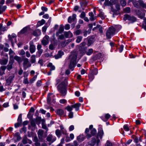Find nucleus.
Listing matches in <instances>:
<instances>
[{
	"label": "nucleus",
	"instance_id": "nucleus-1",
	"mask_svg": "<svg viewBox=\"0 0 146 146\" xmlns=\"http://www.w3.org/2000/svg\"><path fill=\"white\" fill-rule=\"evenodd\" d=\"M69 74H63L61 78L56 79L57 82L56 85H57L60 82H61V83L59 84L57 87L58 90L60 92L61 96H65L66 94L68 85V77Z\"/></svg>",
	"mask_w": 146,
	"mask_h": 146
},
{
	"label": "nucleus",
	"instance_id": "nucleus-2",
	"mask_svg": "<svg viewBox=\"0 0 146 146\" xmlns=\"http://www.w3.org/2000/svg\"><path fill=\"white\" fill-rule=\"evenodd\" d=\"M77 55L75 52L71 53L70 58H71L70 62L68 69L66 70L65 73H70L74 70V67L76 63V59Z\"/></svg>",
	"mask_w": 146,
	"mask_h": 146
},
{
	"label": "nucleus",
	"instance_id": "nucleus-3",
	"mask_svg": "<svg viewBox=\"0 0 146 146\" xmlns=\"http://www.w3.org/2000/svg\"><path fill=\"white\" fill-rule=\"evenodd\" d=\"M115 29L113 27H111L109 28L106 33V35L108 38L110 39L111 36L115 34Z\"/></svg>",
	"mask_w": 146,
	"mask_h": 146
},
{
	"label": "nucleus",
	"instance_id": "nucleus-4",
	"mask_svg": "<svg viewBox=\"0 0 146 146\" xmlns=\"http://www.w3.org/2000/svg\"><path fill=\"white\" fill-rule=\"evenodd\" d=\"M123 19L125 21L128 20L131 21L133 23L136 21V19L134 16H131L128 14H126L124 15Z\"/></svg>",
	"mask_w": 146,
	"mask_h": 146
},
{
	"label": "nucleus",
	"instance_id": "nucleus-5",
	"mask_svg": "<svg viewBox=\"0 0 146 146\" xmlns=\"http://www.w3.org/2000/svg\"><path fill=\"white\" fill-rule=\"evenodd\" d=\"M44 133V131L41 129H39L37 132L38 137L39 141H42L44 139V138H45L46 136H43V134Z\"/></svg>",
	"mask_w": 146,
	"mask_h": 146
},
{
	"label": "nucleus",
	"instance_id": "nucleus-6",
	"mask_svg": "<svg viewBox=\"0 0 146 146\" xmlns=\"http://www.w3.org/2000/svg\"><path fill=\"white\" fill-rule=\"evenodd\" d=\"M29 50L31 54H33L35 51L36 48L33 41H31L29 42Z\"/></svg>",
	"mask_w": 146,
	"mask_h": 146
},
{
	"label": "nucleus",
	"instance_id": "nucleus-7",
	"mask_svg": "<svg viewBox=\"0 0 146 146\" xmlns=\"http://www.w3.org/2000/svg\"><path fill=\"white\" fill-rule=\"evenodd\" d=\"M14 77L15 76L14 74H12L11 76H10L6 80L5 85L7 86H10Z\"/></svg>",
	"mask_w": 146,
	"mask_h": 146
},
{
	"label": "nucleus",
	"instance_id": "nucleus-8",
	"mask_svg": "<svg viewBox=\"0 0 146 146\" xmlns=\"http://www.w3.org/2000/svg\"><path fill=\"white\" fill-rule=\"evenodd\" d=\"M31 64L29 62V60L27 58H25L23 60V66L24 69L26 68L30 67Z\"/></svg>",
	"mask_w": 146,
	"mask_h": 146
},
{
	"label": "nucleus",
	"instance_id": "nucleus-9",
	"mask_svg": "<svg viewBox=\"0 0 146 146\" xmlns=\"http://www.w3.org/2000/svg\"><path fill=\"white\" fill-rule=\"evenodd\" d=\"M49 37L48 35H45L41 41L42 44L44 46L47 45L49 43Z\"/></svg>",
	"mask_w": 146,
	"mask_h": 146
},
{
	"label": "nucleus",
	"instance_id": "nucleus-10",
	"mask_svg": "<svg viewBox=\"0 0 146 146\" xmlns=\"http://www.w3.org/2000/svg\"><path fill=\"white\" fill-rule=\"evenodd\" d=\"M76 14H74L72 16H70L68 18V22L69 23H71L72 22L74 21L76 19Z\"/></svg>",
	"mask_w": 146,
	"mask_h": 146
},
{
	"label": "nucleus",
	"instance_id": "nucleus-11",
	"mask_svg": "<svg viewBox=\"0 0 146 146\" xmlns=\"http://www.w3.org/2000/svg\"><path fill=\"white\" fill-rule=\"evenodd\" d=\"M64 54V52L61 51H59L56 55L54 56V57L56 59H58L61 58L62 56Z\"/></svg>",
	"mask_w": 146,
	"mask_h": 146
},
{
	"label": "nucleus",
	"instance_id": "nucleus-12",
	"mask_svg": "<svg viewBox=\"0 0 146 146\" xmlns=\"http://www.w3.org/2000/svg\"><path fill=\"white\" fill-rule=\"evenodd\" d=\"M64 30V27L62 25H60V27L58 31L56 33V36H58L60 34H61Z\"/></svg>",
	"mask_w": 146,
	"mask_h": 146
},
{
	"label": "nucleus",
	"instance_id": "nucleus-13",
	"mask_svg": "<svg viewBox=\"0 0 146 146\" xmlns=\"http://www.w3.org/2000/svg\"><path fill=\"white\" fill-rule=\"evenodd\" d=\"M92 141H89L88 142V146H94L96 144V140L94 137L92 138Z\"/></svg>",
	"mask_w": 146,
	"mask_h": 146
},
{
	"label": "nucleus",
	"instance_id": "nucleus-14",
	"mask_svg": "<svg viewBox=\"0 0 146 146\" xmlns=\"http://www.w3.org/2000/svg\"><path fill=\"white\" fill-rule=\"evenodd\" d=\"M41 34V31L39 29H37L35 31H34L33 33V34L35 36H38L40 35Z\"/></svg>",
	"mask_w": 146,
	"mask_h": 146
},
{
	"label": "nucleus",
	"instance_id": "nucleus-15",
	"mask_svg": "<svg viewBox=\"0 0 146 146\" xmlns=\"http://www.w3.org/2000/svg\"><path fill=\"white\" fill-rule=\"evenodd\" d=\"M104 134V132L103 131L102 129L100 127L98 129V136H99L100 138L101 139L102 138V136Z\"/></svg>",
	"mask_w": 146,
	"mask_h": 146
},
{
	"label": "nucleus",
	"instance_id": "nucleus-16",
	"mask_svg": "<svg viewBox=\"0 0 146 146\" xmlns=\"http://www.w3.org/2000/svg\"><path fill=\"white\" fill-rule=\"evenodd\" d=\"M14 59L16 60L19 64L21 63L23 60V59L21 57L17 56H15L14 57Z\"/></svg>",
	"mask_w": 146,
	"mask_h": 146
},
{
	"label": "nucleus",
	"instance_id": "nucleus-17",
	"mask_svg": "<svg viewBox=\"0 0 146 146\" xmlns=\"http://www.w3.org/2000/svg\"><path fill=\"white\" fill-rule=\"evenodd\" d=\"M84 9V8H82L81 7H80L78 6H75L74 8V10L75 11H78V12H81L82 10Z\"/></svg>",
	"mask_w": 146,
	"mask_h": 146
},
{
	"label": "nucleus",
	"instance_id": "nucleus-18",
	"mask_svg": "<svg viewBox=\"0 0 146 146\" xmlns=\"http://www.w3.org/2000/svg\"><path fill=\"white\" fill-rule=\"evenodd\" d=\"M81 105V104L80 103H76L75 104L72 105V108H75V110L77 111L79 110V107Z\"/></svg>",
	"mask_w": 146,
	"mask_h": 146
},
{
	"label": "nucleus",
	"instance_id": "nucleus-19",
	"mask_svg": "<svg viewBox=\"0 0 146 146\" xmlns=\"http://www.w3.org/2000/svg\"><path fill=\"white\" fill-rule=\"evenodd\" d=\"M64 35L66 38H71L73 36L72 34L70 31L65 32Z\"/></svg>",
	"mask_w": 146,
	"mask_h": 146
},
{
	"label": "nucleus",
	"instance_id": "nucleus-20",
	"mask_svg": "<svg viewBox=\"0 0 146 146\" xmlns=\"http://www.w3.org/2000/svg\"><path fill=\"white\" fill-rule=\"evenodd\" d=\"M89 129L88 128L86 129L85 131V133L86 135V137L88 139L92 137V135L89 133Z\"/></svg>",
	"mask_w": 146,
	"mask_h": 146
},
{
	"label": "nucleus",
	"instance_id": "nucleus-21",
	"mask_svg": "<svg viewBox=\"0 0 146 146\" xmlns=\"http://www.w3.org/2000/svg\"><path fill=\"white\" fill-rule=\"evenodd\" d=\"M27 76L28 74H25L24 76V78L23 80V83L25 84H28L29 83V82L28 80Z\"/></svg>",
	"mask_w": 146,
	"mask_h": 146
},
{
	"label": "nucleus",
	"instance_id": "nucleus-22",
	"mask_svg": "<svg viewBox=\"0 0 146 146\" xmlns=\"http://www.w3.org/2000/svg\"><path fill=\"white\" fill-rule=\"evenodd\" d=\"M85 139L84 136L83 135H81L78 136L77 138V140L81 142L84 141Z\"/></svg>",
	"mask_w": 146,
	"mask_h": 146
},
{
	"label": "nucleus",
	"instance_id": "nucleus-23",
	"mask_svg": "<svg viewBox=\"0 0 146 146\" xmlns=\"http://www.w3.org/2000/svg\"><path fill=\"white\" fill-rule=\"evenodd\" d=\"M53 136L51 134H49L46 138V140L48 142H53L55 140L52 139Z\"/></svg>",
	"mask_w": 146,
	"mask_h": 146
},
{
	"label": "nucleus",
	"instance_id": "nucleus-24",
	"mask_svg": "<svg viewBox=\"0 0 146 146\" xmlns=\"http://www.w3.org/2000/svg\"><path fill=\"white\" fill-rule=\"evenodd\" d=\"M8 62V60L3 58L2 59H0V63L2 65H5Z\"/></svg>",
	"mask_w": 146,
	"mask_h": 146
},
{
	"label": "nucleus",
	"instance_id": "nucleus-25",
	"mask_svg": "<svg viewBox=\"0 0 146 146\" xmlns=\"http://www.w3.org/2000/svg\"><path fill=\"white\" fill-rule=\"evenodd\" d=\"M14 136L17 137V141H19L21 139L19 133L18 132L15 133Z\"/></svg>",
	"mask_w": 146,
	"mask_h": 146
},
{
	"label": "nucleus",
	"instance_id": "nucleus-26",
	"mask_svg": "<svg viewBox=\"0 0 146 146\" xmlns=\"http://www.w3.org/2000/svg\"><path fill=\"white\" fill-rule=\"evenodd\" d=\"M30 61L32 63H34L36 62V56L35 55H32L31 57Z\"/></svg>",
	"mask_w": 146,
	"mask_h": 146
},
{
	"label": "nucleus",
	"instance_id": "nucleus-27",
	"mask_svg": "<svg viewBox=\"0 0 146 146\" xmlns=\"http://www.w3.org/2000/svg\"><path fill=\"white\" fill-rule=\"evenodd\" d=\"M29 140L27 138L26 135L24 136L23 138V140H22V142L24 144H27V140Z\"/></svg>",
	"mask_w": 146,
	"mask_h": 146
},
{
	"label": "nucleus",
	"instance_id": "nucleus-28",
	"mask_svg": "<svg viewBox=\"0 0 146 146\" xmlns=\"http://www.w3.org/2000/svg\"><path fill=\"white\" fill-rule=\"evenodd\" d=\"M56 113L58 115H61L64 113L63 110L61 109H58L56 110Z\"/></svg>",
	"mask_w": 146,
	"mask_h": 146
},
{
	"label": "nucleus",
	"instance_id": "nucleus-29",
	"mask_svg": "<svg viewBox=\"0 0 146 146\" xmlns=\"http://www.w3.org/2000/svg\"><path fill=\"white\" fill-rule=\"evenodd\" d=\"M88 2L85 1H83L80 3V5L82 8H84L87 5Z\"/></svg>",
	"mask_w": 146,
	"mask_h": 146
},
{
	"label": "nucleus",
	"instance_id": "nucleus-30",
	"mask_svg": "<svg viewBox=\"0 0 146 146\" xmlns=\"http://www.w3.org/2000/svg\"><path fill=\"white\" fill-rule=\"evenodd\" d=\"M36 121V123L37 124L40 123V122L41 121V118L40 117L38 116H37L36 119H34Z\"/></svg>",
	"mask_w": 146,
	"mask_h": 146
},
{
	"label": "nucleus",
	"instance_id": "nucleus-31",
	"mask_svg": "<svg viewBox=\"0 0 146 146\" xmlns=\"http://www.w3.org/2000/svg\"><path fill=\"white\" fill-rule=\"evenodd\" d=\"M52 94L51 93H48L47 97V103L48 104H50L51 101V98L50 96Z\"/></svg>",
	"mask_w": 146,
	"mask_h": 146
},
{
	"label": "nucleus",
	"instance_id": "nucleus-32",
	"mask_svg": "<svg viewBox=\"0 0 146 146\" xmlns=\"http://www.w3.org/2000/svg\"><path fill=\"white\" fill-rule=\"evenodd\" d=\"M89 15L90 17V19L91 21H93L95 20L94 17V15L92 12H90L89 13Z\"/></svg>",
	"mask_w": 146,
	"mask_h": 146
},
{
	"label": "nucleus",
	"instance_id": "nucleus-33",
	"mask_svg": "<svg viewBox=\"0 0 146 146\" xmlns=\"http://www.w3.org/2000/svg\"><path fill=\"white\" fill-rule=\"evenodd\" d=\"M47 66L50 67V70H54L55 69V66L52 65L51 63H49L47 65Z\"/></svg>",
	"mask_w": 146,
	"mask_h": 146
},
{
	"label": "nucleus",
	"instance_id": "nucleus-34",
	"mask_svg": "<svg viewBox=\"0 0 146 146\" xmlns=\"http://www.w3.org/2000/svg\"><path fill=\"white\" fill-rule=\"evenodd\" d=\"M13 62H10L7 66V69L9 70H11L13 67Z\"/></svg>",
	"mask_w": 146,
	"mask_h": 146
},
{
	"label": "nucleus",
	"instance_id": "nucleus-35",
	"mask_svg": "<svg viewBox=\"0 0 146 146\" xmlns=\"http://www.w3.org/2000/svg\"><path fill=\"white\" fill-rule=\"evenodd\" d=\"M55 133L57 136L58 137H60L61 135V133L59 129H57L56 130Z\"/></svg>",
	"mask_w": 146,
	"mask_h": 146
},
{
	"label": "nucleus",
	"instance_id": "nucleus-36",
	"mask_svg": "<svg viewBox=\"0 0 146 146\" xmlns=\"http://www.w3.org/2000/svg\"><path fill=\"white\" fill-rule=\"evenodd\" d=\"M142 27L146 31V18L143 19V22L142 24Z\"/></svg>",
	"mask_w": 146,
	"mask_h": 146
},
{
	"label": "nucleus",
	"instance_id": "nucleus-37",
	"mask_svg": "<svg viewBox=\"0 0 146 146\" xmlns=\"http://www.w3.org/2000/svg\"><path fill=\"white\" fill-rule=\"evenodd\" d=\"M94 42V39L92 38H90L88 40V45L90 46Z\"/></svg>",
	"mask_w": 146,
	"mask_h": 146
},
{
	"label": "nucleus",
	"instance_id": "nucleus-38",
	"mask_svg": "<svg viewBox=\"0 0 146 146\" xmlns=\"http://www.w3.org/2000/svg\"><path fill=\"white\" fill-rule=\"evenodd\" d=\"M9 39L11 41V43L13 45V39H14L15 40L16 39L15 36L14 35H12L11 36H9Z\"/></svg>",
	"mask_w": 146,
	"mask_h": 146
},
{
	"label": "nucleus",
	"instance_id": "nucleus-39",
	"mask_svg": "<svg viewBox=\"0 0 146 146\" xmlns=\"http://www.w3.org/2000/svg\"><path fill=\"white\" fill-rule=\"evenodd\" d=\"M45 23V21L43 19H42L41 21H38L37 25L38 26H40L41 25H42L44 24Z\"/></svg>",
	"mask_w": 146,
	"mask_h": 146
},
{
	"label": "nucleus",
	"instance_id": "nucleus-40",
	"mask_svg": "<svg viewBox=\"0 0 146 146\" xmlns=\"http://www.w3.org/2000/svg\"><path fill=\"white\" fill-rule=\"evenodd\" d=\"M90 133L91 134H90L92 136H94L96 134V131L95 129L93 128V129L91 130Z\"/></svg>",
	"mask_w": 146,
	"mask_h": 146
},
{
	"label": "nucleus",
	"instance_id": "nucleus-41",
	"mask_svg": "<svg viewBox=\"0 0 146 146\" xmlns=\"http://www.w3.org/2000/svg\"><path fill=\"white\" fill-rule=\"evenodd\" d=\"M36 121H35V120L34 119H32L31 121V126L33 127H34L36 126Z\"/></svg>",
	"mask_w": 146,
	"mask_h": 146
},
{
	"label": "nucleus",
	"instance_id": "nucleus-42",
	"mask_svg": "<svg viewBox=\"0 0 146 146\" xmlns=\"http://www.w3.org/2000/svg\"><path fill=\"white\" fill-rule=\"evenodd\" d=\"M82 37L80 36H78L77 37L76 42L77 43H80L82 40Z\"/></svg>",
	"mask_w": 146,
	"mask_h": 146
},
{
	"label": "nucleus",
	"instance_id": "nucleus-43",
	"mask_svg": "<svg viewBox=\"0 0 146 146\" xmlns=\"http://www.w3.org/2000/svg\"><path fill=\"white\" fill-rule=\"evenodd\" d=\"M82 33L81 30L80 29H79L76 30L74 32V34L76 35H78Z\"/></svg>",
	"mask_w": 146,
	"mask_h": 146
},
{
	"label": "nucleus",
	"instance_id": "nucleus-44",
	"mask_svg": "<svg viewBox=\"0 0 146 146\" xmlns=\"http://www.w3.org/2000/svg\"><path fill=\"white\" fill-rule=\"evenodd\" d=\"M117 2V0H110L109 4L110 6L114 4Z\"/></svg>",
	"mask_w": 146,
	"mask_h": 146
},
{
	"label": "nucleus",
	"instance_id": "nucleus-45",
	"mask_svg": "<svg viewBox=\"0 0 146 146\" xmlns=\"http://www.w3.org/2000/svg\"><path fill=\"white\" fill-rule=\"evenodd\" d=\"M140 5L143 7H146V4L144 3L141 0L139 1Z\"/></svg>",
	"mask_w": 146,
	"mask_h": 146
},
{
	"label": "nucleus",
	"instance_id": "nucleus-46",
	"mask_svg": "<svg viewBox=\"0 0 146 146\" xmlns=\"http://www.w3.org/2000/svg\"><path fill=\"white\" fill-rule=\"evenodd\" d=\"M17 121L18 122H19L22 124V114H20L19 115L18 117Z\"/></svg>",
	"mask_w": 146,
	"mask_h": 146
},
{
	"label": "nucleus",
	"instance_id": "nucleus-47",
	"mask_svg": "<svg viewBox=\"0 0 146 146\" xmlns=\"http://www.w3.org/2000/svg\"><path fill=\"white\" fill-rule=\"evenodd\" d=\"M93 52V50L92 49H90L88 51L86 52V54L88 55H90Z\"/></svg>",
	"mask_w": 146,
	"mask_h": 146
},
{
	"label": "nucleus",
	"instance_id": "nucleus-48",
	"mask_svg": "<svg viewBox=\"0 0 146 146\" xmlns=\"http://www.w3.org/2000/svg\"><path fill=\"white\" fill-rule=\"evenodd\" d=\"M6 68L5 66H2L0 68V73L4 72V71L6 69Z\"/></svg>",
	"mask_w": 146,
	"mask_h": 146
},
{
	"label": "nucleus",
	"instance_id": "nucleus-49",
	"mask_svg": "<svg viewBox=\"0 0 146 146\" xmlns=\"http://www.w3.org/2000/svg\"><path fill=\"white\" fill-rule=\"evenodd\" d=\"M120 3L122 6H125L126 4V1L125 0H121Z\"/></svg>",
	"mask_w": 146,
	"mask_h": 146
},
{
	"label": "nucleus",
	"instance_id": "nucleus-50",
	"mask_svg": "<svg viewBox=\"0 0 146 146\" xmlns=\"http://www.w3.org/2000/svg\"><path fill=\"white\" fill-rule=\"evenodd\" d=\"M27 30V27H24L23 29H22L20 33L22 34H23L25 33Z\"/></svg>",
	"mask_w": 146,
	"mask_h": 146
},
{
	"label": "nucleus",
	"instance_id": "nucleus-51",
	"mask_svg": "<svg viewBox=\"0 0 146 146\" xmlns=\"http://www.w3.org/2000/svg\"><path fill=\"white\" fill-rule=\"evenodd\" d=\"M38 51L37 52V54L38 55V56L39 57L40 56L41 54L43 52V50L42 49H39V50H38Z\"/></svg>",
	"mask_w": 146,
	"mask_h": 146
},
{
	"label": "nucleus",
	"instance_id": "nucleus-52",
	"mask_svg": "<svg viewBox=\"0 0 146 146\" xmlns=\"http://www.w3.org/2000/svg\"><path fill=\"white\" fill-rule=\"evenodd\" d=\"M37 77V75H36L34 77H33V78L31 79V80H30L29 82L30 83H33L34 81H35V79Z\"/></svg>",
	"mask_w": 146,
	"mask_h": 146
},
{
	"label": "nucleus",
	"instance_id": "nucleus-53",
	"mask_svg": "<svg viewBox=\"0 0 146 146\" xmlns=\"http://www.w3.org/2000/svg\"><path fill=\"white\" fill-rule=\"evenodd\" d=\"M99 16L102 19H104L105 18L104 14L103 12H101L99 14Z\"/></svg>",
	"mask_w": 146,
	"mask_h": 146
},
{
	"label": "nucleus",
	"instance_id": "nucleus-54",
	"mask_svg": "<svg viewBox=\"0 0 146 146\" xmlns=\"http://www.w3.org/2000/svg\"><path fill=\"white\" fill-rule=\"evenodd\" d=\"M65 109L67 110L68 111L71 112L72 110V107L71 106H68L67 107H66Z\"/></svg>",
	"mask_w": 146,
	"mask_h": 146
},
{
	"label": "nucleus",
	"instance_id": "nucleus-55",
	"mask_svg": "<svg viewBox=\"0 0 146 146\" xmlns=\"http://www.w3.org/2000/svg\"><path fill=\"white\" fill-rule=\"evenodd\" d=\"M85 13L84 12L82 11V12L80 14V16L81 18L82 19H83L84 17H85Z\"/></svg>",
	"mask_w": 146,
	"mask_h": 146
},
{
	"label": "nucleus",
	"instance_id": "nucleus-56",
	"mask_svg": "<svg viewBox=\"0 0 146 146\" xmlns=\"http://www.w3.org/2000/svg\"><path fill=\"white\" fill-rule=\"evenodd\" d=\"M97 27L99 28V31L101 33H103L102 27L100 25H98L97 26Z\"/></svg>",
	"mask_w": 146,
	"mask_h": 146
},
{
	"label": "nucleus",
	"instance_id": "nucleus-57",
	"mask_svg": "<svg viewBox=\"0 0 146 146\" xmlns=\"http://www.w3.org/2000/svg\"><path fill=\"white\" fill-rule=\"evenodd\" d=\"M88 76L91 80H92L94 78V75L93 74H89L88 75Z\"/></svg>",
	"mask_w": 146,
	"mask_h": 146
},
{
	"label": "nucleus",
	"instance_id": "nucleus-58",
	"mask_svg": "<svg viewBox=\"0 0 146 146\" xmlns=\"http://www.w3.org/2000/svg\"><path fill=\"white\" fill-rule=\"evenodd\" d=\"M125 11L127 13H129L130 12L131 10L130 8L129 7H126L124 9Z\"/></svg>",
	"mask_w": 146,
	"mask_h": 146
},
{
	"label": "nucleus",
	"instance_id": "nucleus-59",
	"mask_svg": "<svg viewBox=\"0 0 146 146\" xmlns=\"http://www.w3.org/2000/svg\"><path fill=\"white\" fill-rule=\"evenodd\" d=\"M105 146H112V144L109 141H107L105 144Z\"/></svg>",
	"mask_w": 146,
	"mask_h": 146
},
{
	"label": "nucleus",
	"instance_id": "nucleus-60",
	"mask_svg": "<svg viewBox=\"0 0 146 146\" xmlns=\"http://www.w3.org/2000/svg\"><path fill=\"white\" fill-rule=\"evenodd\" d=\"M138 17L141 19H143L145 16V14L143 13H140L138 15Z\"/></svg>",
	"mask_w": 146,
	"mask_h": 146
},
{
	"label": "nucleus",
	"instance_id": "nucleus-61",
	"mask_svg": "<svg viewBox=\"0 0 146 146\" xmlns=\"http://www.w3.org/2000/svg\"><path fill=\"white\" fill-rule=\"evenodd\" d=\"M48 27V26H44L42 28V31L43 32H44V33H45L46 32Z\"/></svg>",
	"mask_w": 146,
	"mask_h": 146
},
{
	"label": "nucleus",
	"instance_id": "nucleus-62",
	"mask_svg": "<svg viewBox=\"0 0 146 146\" xmlns=\"http://www.w3.org/2000/svg\"><path fill=\"white\" fill-rule=\"evenodd\" d=\"M105 2L104 3V4L106 6H110V4H109L110 3V1H109V0H105Z\"/></svg>",
	"mask_w": 146,
	"mask_h": 146
},
{
	"label": "nucleus",
	"instance_id": "nucleus-63",
	"mask_svg": "<svg viewBox=\"0 0 146 146\" xmlns=\"http://www.w3.org/2000/svg\"><path fill=\"white\" fill-rule=\"evenodd\" d=\"M70 28V25L69 24H67L65 26V29L66 30H68Z\"/></svg>",
	"mask_w": 146,
	"mask_h": 146
},
{
	"label": "nucleus",
	"instance_id": "nucleus-64",
	"mask_svg": "<svg viewBox=\"0 0 146 146\" xmlns=\"http://www.w3.org/2000/svg\"><path fill=\"white\" fill-rule=\"evenodd\" d=\"M21 125V123L18 122L15 124V128H17L19 127Z\"/></svg>",
	"mask_w": 146,
	"mask_h": 146
}]
</instances>
